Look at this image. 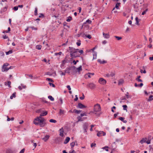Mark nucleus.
<instances>
[{
  "label": "nucleus",
  "instance_id": "1",
  "mask_svg": "<svg viewBox=\"0 0 153 153\" xmlns=\"http://www.w3.org/2000/svg\"><path fill=\"white\" fill-rule=\"evenodd\" d=\"M33 123L36 125H39L40 126L42 127H44L46 124L44 118L39 119L38 118H36L34 120Z\"/></svg>",
  "mask_w": 153,
  "mask_h": 153
},
{
  "label": "nucleus",
  "instance_id": "2",
  "mask_svg": "<svg viewBox=\"0 0 153 153\" xmlns=\"http://www.w3.org/2000/svg\"><path fill=\"white\" fill-rule=\"evenodd\" d=\"M101 110V108L100 105L99 104H97L94 105V111H91V113H92L96 114L97 116H99L100 114L97 113V112H99Z\"/></svg>",
  "mask_w": 153,
  "mask_h": 153
},
{
  "label": "nucleus",
  "instance_id": "3",
  "mask_svg": "<svg viewBox=\"0 0 153 153\" xmlns=\"http://www.w3.org/2000/svg\"><path fill=\"white\" fill-rule=\"evenodd\" d=\"M98 82L100 84L105 85L106 83V81L103 78H100L99 79Z\"/></svg>",
  "mask_w": 153,
  "mask_h": 153
},
{
  "label": "nucleus",
  "instance_id": "4",
  "mask_svg": "<svg viewBox=\"0 0 153 153\" xmlns=\"http://www.w3.org/2000/svg\"><path fill=\"white\" fill-rule=\"evenodd\" d=\"M69 50L70 53H71L73 54H75L77 53V51H76L75 49L73 48L72 47H69Z\"/></svg>",
  "mask_w": 153,
  "mask_h": 153
},
{
  "label": "nucleus",
  "instance_id": "5",
  "mask_svg": "<svg viewBox=\"0 0 153 153\" xmlns=\"http://www.w3.org/2000/svg\"><path fill=\"white\" fill-rule=\"evenodd\" d=\"M62 139L60 137H58L55 139V143H56L59 144L62 142Z\"/></svg>",
  "mask_w": 153,
  "mask_h": 153
},
{
  "label": "nucleus",
  "instance_id": "6",
  "mask_svg": "<svg viewBox=\"0 0 153 153\" xmlns=\"http://www.w3.org/2000/svg\"><path fill=\"white\" fill-rule=\"evenodd\" d=\"M87 87L91 89H94L95 88V85L93 83H91L87 85Z\"/></svg>",
  "mask_w": 153,
  "mask_h": 153
},
{
  "label": "nucleus",
  "instance_id": "7",
  "mask_svg": "<svg viewBox=\"0 0 153 153\" xmlns=\"http://www.w3.org/2000/svg\"><path fill=\"white\" fill-rule=\"evenodd\" d=\"M87 106L83 105L81 103H79L77 106L78 108H86Z\"/></svg>",
  "mask_w": 153,
  "mask_h": 153
},
{
  "label": "nucleus",
  "instance_id": "8",
  "mask_svg": "<svg viewBox=\"0 0 153 153\" xmlns=\"http://www.w3.org/2000/svg\"><path fill=\"white\" fill-rule=\"evenodd\" d=\"M88 125L87 123H84L83 126V128L84 130V132H87V129L88 128Z\"/></svg>",
  "mask_w": 153,
  "mask_h": 153
},
{
  "label": "nucleus",
  "instance_id": "9",
  "mask_svg": "<svg viewBox=\"0 0 153 153\" xmlns=\"http://www.w3.org/2000/svg\"><path fill=\"white\" fill-rule=\"evenodd\" d=\"M60 134L59 135L62 137H63L64 136V134L63 133L64 132V129L63 128H60L59 130Z\"/></svg>",
  "mask_w": 153,
  "mask_h": 153
},
{
  "label": "nucleus",
  "instance_id": "10",
  "mask_svg": "<svg viewBox=\"0 0 153 153\" xmlns=\"http://www.w3.org/2000/svg\"><path fill=\"white\" fill-rule=\"evenodd\" d=\"M68 56H67L65 57V59L62 61V63L63 64H65V63H68L70 62V60H69L67 59Z\"/></svg>",
  "mask_w": 153,
  "mask_h": 153
},
{
  "label": "nucleus",
  "instance_id": "11",
  "mask_svg": "<svg viewBox=\"0 0 153 153\" xmlns=\"http://www.w3.org/2000/svg\"><path fill=\"white\" fill-rule=\"evenodd\" d=\"M103 35L105 38L108 39L110 37V35L109 33H105L104 32L102 33Z\"/></svg>",
  "mask_w": 153,
  "mask_h": 153
},
{
  "label": "nucleus",
  "instance_id": "12",
  "mask_svg": "<svg viewBox=\"0 0 153 153\" xmlns=\"http://www.w3.org/2000/svg\"><path fill=\"white\" fill-rule=\"evenodd\" d=\"M97 62L101 64H104L107 63L106 61L104 60H103L102 61L100 59H98Z\"/></svg>",
  "mask_w": 153,
  "mask_h": 153
},
{
  "label": "nucleus",
  "instance_id": "13",
  "mask_svg": "<svg viewBox=\"0 0 153 153\" xmlns=\"http://www.w3.org/2000/svg\"><path fill=\"white\" fill-rule=\"evenodd\" d=\"M70 138L69 137H66L65 141H64V143L66 144L67 143L70 141Z\"/></svg>",
  "mask_w": 153,
  "mask_h": 153
},
{
  "label": "nucleus",
  "instance_id": "14",
  "mask_svg": "<svg viewBox=\"0 0 153 153\" xmlns=\"http://www.w3.org/2000/svg\"><path fill=\"white\" fill-rule=\"evenodd\" d=\"M70 56L71 57H74V58H76L78 57H79V55H76L75 54L72 53H70Z\"/></svg>",
  "mask_w": 153,
  "mask_h": 153
},
{
  "label": "nucleus",
  "instance_id": "15",
  "mask_svg": "<svg viewBox=\"0 0 153 153\" xmlns=\"http://www.w3.org/2000/svg\"><path fill=\"white\" fill-rule=\"evenodd\" d=\"M50 136L48 135H46L44 137L42 138V140H44L45 141H46L49 138Z\"/></svg>",
  "mask_w": 153,
  "mask_h": 153
},
{
  "label": "nucleus",
  "instance_id": "16",
  "mask_svg": "<svg viewBox=\"0 0 153 153\" xmlns=\"http://www.w3.org/2000/svg\"><path fill=\"white\" fill-rule=\"evenodd\" d=\"M91 73H88L87 74H85V78H91Z\"/></svg>",
  "mask_w": 153,
  "mask_h": 153
},
{
  "label": "nucleus",
  "instance_id": "17",
  "mask_svg": "<svg viewBox=\"0 0 153 153\" xmlns=\"http://www.w3.org/2000/svg\"><path fill=\"white\" fill-rule=\"evenodd\" d=\"M147 140V138H143L140 140V142L141 144H142L143 143H146Z\"/></svg>",
  "mask_w": 153,
  "mask_h": 153
},
{
  "label": "nucleus",
  "instance_id": "18",
  "mask_svg": "<svg viewBox=\"0 0 153 153\" xmlns=\"http://www.w3.org/2000/svg\"><path fill=\"white\" fill-rule=\"evenodd\" d=\"M44 111L43 113H42L40 114L41 116H44L47 114L48 112L47 111Z\"/></svg>",
  "mask_w": 153,
  "mask_h": 153
},
{
  "label": "nucleus",
  "instance_id": "19",
  "mask_svg": "<svg viewBox=\"0 0 153 153\" xmlns=\"http://www.w3.org/2000/svg\"><path fill=\"white\" fill-rule=\"evenodd\" d=\"M67 69H68L69 71L71 70L72 69L73 70H75L76 68V67L74 66H71V67H67Z\"/></svg>",
  "mask_w": 153,
  "mask_h": 153
},
{
  "label": "nucleus",
  "instance_id": "20",
  "mask_svg": "<svg viewBox=\"0 0 153 153\" xmlns=\"http://www.w3.org/2000/svg\"><path fill=\"white\" fill-rule=\"evenodd\" d=\"M81 111H82L81 110H76V109H74V110L73 112H74V113H76V114H79L80 112H81Z\"/></svg>",
  "mask_w": 153,
  "mask_h": 153
},
{
  "label": "nucleus",
  "instance_id": "21",
  "mask_svg": "<svg viewBox=\"0 0 153 153\" xmlns=\"http://www.w3.org/2000/svg\"><path fill=\"white\" fill-rule=\"evenodd\" d=\"M124 82V80L123 79H120L119 80L118 84L120 85L122 84Z\"/></svg>",
  "mask_w": 153,
  "mask_h": 153
},
{
  "label": "nucleus",
  "instance_id": "22",
  "mask_svg": "<svg viewBox=\"0 0 153 153\" xmlns=\"http://www.w3.org/2000/svg\"><path fill=\"white\" fill-rule=\"evenodd\" d=\"M143 85V83H140V84L138 85L137 83H135L134 84V86L136 87L139 86L140 87H142Z\"/></svg>",
  "mask_w": 153,
  "mask_h": 153
},
{
  "label": "nucleus",
  "instance_id": "23",
  "mask_svg": "<svg viewBox=\"0 0 153 153\" xmlns=\"http://www.w3.org/2000/svg\"><path fill=\"white\" fill-rule=\"evenodd\" d=\"M16 92H14L13 93L12 95L10 96V98L11 99H12L13 98V97L15 98L16 97Z\"/></svg>",
  "mask_w": 153,
  "mask_h": 153
},
{
  "label": "nucleus",
  "instance_id": "24",
  "mask_svg": "<svg viewBox=\"0 0 153 153\" xmlns=\"http://www.w3.org/2000/svg\"><path fill=\"white\" fill-rule=\"evenodd\" d=\"M135 21H136V23L135 24L136 25H139V19H138V18L137 17H136L135 18Z\"/></svg>",
  "mask_w": 153,
  "mask_h": 153
},
{
  "label": "nucleus",
  "instance_id": "25",
  "mask_svg": "<svg viewBox=\"0 0 153 153\" xmlns=\"http://www.w3.org/2000/svg\"><path fill=\"white\" fill-rule=\"evenodd\" d=\"M9 70L8 68H7L6 66H5L4 68H3V67H2V71H7Z\"/></svg>",
  "mask_w": 153,
  "mask_h": 153
},
{
  "label": "nucleus",
  "instance_id": "26",
  "mask_svg": "<svg viewBox=\"0 0 153 153\" xmlns=\"http://www.w3.org/2000/svg\"><path fill=\"white\" fill-rule=\"evenodd\" d=\"M120 2H117L116 4L115 7L117 9H119V6L120 5Z\"/></svg>",
  "mask_w": 153,
  "mask_h": 153
},
{
  "label": "nucleus",
  "instance_id": "27",
  "mask_svg": "<svg viewBox=\"0 0 153 153\" xmlns=\"http://www.w3.org/2000/svg\"><path fill=\"white\" fill-rule=\"evenodd\" d=\"M11 84V82L10 81L7 82V84L6 82H5V85H8V87L9 88H11V86H10Z\"/></svg>",
  "mask_w": 153,
  "mask_h": 153
},
{
  "label": "nucleus",
  "instance_id": "28",
  "mask_svg": "<svg viewBox=\"0 0 153 153\" xmlns=\"http://www.w3.org/2000/svg\"><path fill=\"white\" fill-rule=\"evenodd\" d=\"M153 97V96L152 95H151L149 97V98L148 99L147 101H150L152 100H153V98L152 99H151Z\"/></svg>",
  "mask_w": 153,
  "mask_h": 153
},
{
  "label": "nucleus",
  "instance_id": "29",
  "mask_svg": "<svg viewBox=\"0 0 153 153\" xmlns=\"http://www.w3.org/2000/svg\"><path fill=\"white\" fill-rule=\"evenodd\" d=\"M72 19V17L69 16L67 18V19H66V21L68 22H70Z\"/></svg>",
  "mask_w": 153,
  "mask_h": 153
},
{
  "label": "nucleus",
  "instance_id": "30",
  "mask_svg": "<svg viewBox=\"0 0 153 153\" xmlns=\"http://www.w3.org/2000/svg\"><path fill=\"white\" fill-rule=\"evenodd\" d=\"M93 59L96 58L97 53L96 52H93Z\"/></svg>",
  "mask_w": 153,
  "mask_h": 153
},
{
  "label": "nucleus",
  "instance_id": "31",
  "mask_svg": "<svg viewBox=\"0 0 153 153\" xmlns=\"http://www.w3.org/2000/svg\"><path fill=\"white\" fill-rule=\"evenodd\" d=\"M42 48V46L40 45H37L36 46V49L38 50H40Z\"/></svg>",
  "mask_w": 153,
  "mask_h": 153
},
{
  "label": "nucleus",
  "instance_id": "32",
  "mask_svg": "<svg viewBox=\"0 0 153 153\" xmlns=\"http://www.w3.org/2000/svg\"><path fill=\"white\" fill-rule=\"evenodd\" d=\"M76 69L77 70L78 72H80V71L82 70V66H80L78 68H77Z\"/></svg>",
  "mask_w": 153,
  "mask_h": 153
},
{
  "label": "nucleus",
  "instance_id": "33",
  "mask_svg": "<svg viewBox=\"0 0 153 153\" xmlns=\"http://www.w3.org/2000/svg\"><path fill=\"white\" fill-rule=\"evenodd\" d=\"M65 111L64 110H62V109H60L59 110V114L60 115H61L62 114H64L65 113Z\"/></svg>",
  "mask_w": 153,
  "mask_h": 153
},
{
  "label": "nucleus",
  "instance_id": "34",
  "mask_svg": "<svg viewBox=\"0 0 153 153\" xmlns=\"http://www.w3.org/2000/svg\"><path fill=\"white\" fill-rule=\"evenodd\" d=\"M48 98L52 101H53L54 100V98L51 96H49Z\"/></svg>",
  "mask_w": 153,
  "mask_h": 153
},
{
  "label": "nucleus",
  "instance_id": "35",
  "mask_svg": "<svg viewBox=\"0 0 153 153\" xmlns=\"http://www.w3.org/2000/svg\"><path fill=\"white\" fill-rule=\"evenodd\" d=\"M75 145V143L74 142H73L70 143V145L71 147V148L73 149V147Z\"/></svg>",
  "mask_w": 153,
  "mask_h": 153
},
{
  "label": "nucleus",
  "instance_id": "36",
  "mask_svg": "<svg viewBox=\"0 0 153 153\" xmlns=\"http://www.w3.org/2000/svg\"><path fill=\"white\" fill-rule=\"evenodd\" d=\"M102 131H100L98 132L97 133V135L99 137H100L102 136L101 134H102V133L101 132Z\"/></svg>",
  "mask_w": 153,
  "mask_h": 153
},
{
  "label": "nucleus",
  "instance_id": "37",
  "mask_svg": "<svg viewBox=\"0 0 153 153\" xmlns=\"http://www.w3.org/2000/svg\"><path fill=\"white\" fill-rule=\"evenodd\" d=\"M110 76L111 77H113L115 75V72L114 71L111 72L109 74Z\"/></svg>",
  "mask_w": 153,
  "mask_h": 153
},
{
  "label": "nucleus",
  "instance_id": "38",
  "mask_svg": "<svg viewBox=\"0 0 153 153\" xmlns=\"http://www.w3.org/2000/svg\"><path fill=\"white\" fill-rule=\"evenodd\" d=\"M37 7H36L35 8V10L34 11V15L35 16H37Z\"/></svg>",
  "mask_w": 153,
  "mask_h": 153
},
{
  "label": "nucleus",
  "instance_id": "39",
  "mask_svg": "<svg viewBox=\"0 0 153 153\" xmlns=\"http://www.w3.org/2000/svg\"><path fill=\"white\" fill-rule=\"evenodd\" d=\"M7 7H4L3 9H1V12H4L6 11L7 10Z\"/></svg>",
  "mask_w": 153,
  "mask_h": 153
},
{
  "label": "nucleus",
  "instance_id": "40",
  "mask_svg": "<svg viewBox=\"0 0 153 153\" xmlns=\"http://www.w3.org/2000/svg\"><path fill=\"white\" fill-rule=\"evenodd\" d=\"M13 52V51L12 50H10L9 51L7 52H6V55H7L9 54H11Z\"/></svg>",
  "mask_w": 153,
  "mask_h": 153
},
{
  "label": "nucleus",
  "instance_id": "41",
  "mask_svg": "<svg viewBox=\"0 0 153 153\" xmlns=\"http://www.w3.org/2000/svg\"><path fill=\"white\" fill-rule=\"evenodd\" d=\"M108 146H105L103 148H102V149H105V150L106 151H108Z\"/></svg>",
  "mask_w": 153,
  "mask_h": 153
},
{
  "label": "nucleus",
  "instance_id": "42",
  "mask_svg": "<svg viewBox=\"0 0 153 153\" xmlns=\"http://www.w3.org/2000/svg\"><path fill=\"white\" fill-rule=\"evenodd\" d=\"M49 122L51 123H56V121L55 120L51 119L49 120Z\"/></svg>",
  "mask_w": 153,
  "mask_h": 153
},
{
  "label": "nucleus",
  "instance_id": "43",
  "mask_svg": "<svg viewBox=\"0 0 153 153\" xmlns=\"http://www.w3.org/2000/svg\"><path fill=\"white\" fill-rule=\"evenodd\" d=\"M114 37L115 38L118 40H119L122 39V38L121 37L118 36H115Z\"/></svg>",
  "mask_w": 153,
  "mask_h": 153
},
{
  "label": "nucleus",
  "instance_id": "44",
  "mask_svg": "<svg viewBox=\"0 0 153 153\" xmlns=\"http://www.w3.org/2000/svg\"><path fill=\"white\" fill-rule=\"evenodd\" d=\"M48 81L51 82H54V81L52 79L49 78H47L46 79Z\"/></svg>",
  "mask_w": 153,
  "mask_h": 153
},
{
  "label": "nucleus",
  "instance_id": "45",
  "mask_svg": "<svg viewBox=\"0 0 153 153\" xmlns=\"http://www.w3.org/2000/svg\"><path fill=\"white\" fill-rule=\"evenodd\" d=\"M123 109L124 110H127V106L126 105H123Z\"/></svg>",
  "mask_w": 153,
  "mask_h": 153
},
{
  "label": "nucleus",
  "instance_id": "46",
  "mask_svg": "<svg viewBox=\"0 0 153 153\" xmlns=\"http://www.w3.org/2000/svg\"><path fill=\"white\" fill-rule=\"evenodd\" d=\"M76 45L78 46H79L81 45V41L80 40H78V42H77Z\"/></svg>",
  "mask_w": 153,
  "mask_h": 153
},
{
  "label": "nucleus",
  "instance_id": "47",
  "mask_svg": "<svg viewBox=\"0 0 153 153\" xmlns=\"http://www.w3.org/2000/svg\"><path fill=\"white\" fill-rule=\"evenodd\" d=\"M9 65V64L7 63H4L3 66V68H4L5 66H7Z\"/></svg>",
  "mask_w": 153,
  "mask_h": 153
},
{
  "label": "nucleus",
  "instance_id": "48",
  "mask_svg": "<svg viewBox=\"0 0 153 153\" xmlns=\"http://www.w3.org/2000/svg\"><path fill=\"white\" fill-rule=\"evenodd\" d=\"M82 117H81V116H79L77 117V119L78 120V121H82Z\"/></svg>",
  "mask_w": 153,
  "mask_h": 153
},
{
  "label": "nucleus",
  "instance_id": "49",
  "mask_svg": "<svg viewBox=\"0 0 153 153\" xmlns=\"http://www.w3.org/2000/svg\"><path fill=\"white\" fill-rule=\"evenodd\" d=\"M18 6H15L13 8V9L14 11H17L18 10Z\"/></svg>",
  "mask_w": 153,
  "mask_h": 153
},
{
  "label": "nucleus",
  "instance_id": "50",
  "mask_svg": "<svg viewBox=\"0 0 153 153\" xmlns=\"http://www.w3.org/2000/svg\"><path fill=\"white\" fill-rule=\"evenodd\" d=\"M62 54V52L61 51L59 52V53H55V55L57 56V55H61Z\"/></svg>",
  "mask_w": 153,
  "mask_h": 153
},
{
  "label": "nucleus",
  "instance_id": "51",
  "mask_svg": "<svg viewBox=\"0 0 153 153\" xmlns=\"http://www.w3.org/2000/svg\"><path fill=\"white\" fill-rule=\"evenodd\" d=\"M128 92H127V94H126V97L127 98H131V96L130 95H129L128 94Z\"/></svg>",
  "mask_w": 153,
  "mask_h": 153
},
{
  "label": "nucleus",
  "instance_id": "52",
  "mask_svg": "<svg viewBox=\"0 0 153 153\" xmlns=\"http://www.w3.org/2000/svg\"><path fill=\"white\" fill-rule=\"evenodd\" d=\"M119 119L122 121H123V120L125 119V118L122 117H120L119 118Z\"/></svg>",
  "mask_w": 153,
  "mask_h": 153
},
{
  "label": "nucleus",
  "instance_id": "53",
  "mask_svg": "<svg viewBox=\"0 0 153 153\" xmlns=\"http://www.w3.org/2000/svg\"><path fill=\"white\" fill-rule=\"evenodd\" d=\"M44 16V15L43 14L41 13L40 15L39 16V17L40 18H43Z\"/></svg>",
  "mask_w": 153,
  "mask_h": 153
},
{
  "label": "nucleus",
  "instance_id": "54",
  "mask_svg": "<svg viewBox=\"0 0 153 153\" xmlns=\"http://www.w3.org/2000/svg\"><path fill=\"white\" fill-rule=\"evenodd\" d=\"M85 36H86L87 38H88L89 39H91V36L90 35H85Z\"/></svg>",
  "mask_w": 153,
  "mask_h": 153
},
{
  "label": "nucleus",
  "instance_id": "55",
  "mask_svg": "<svg viewBox=\"0 0 153 153\" xmlns=\"http://www.w3.org/2000/svg\"><path fill=\"white\" fill-rule=\"evenodd\" d=\"M49 84L51 86H52L53 87H55V85L53 83L51 82H49Z\"/></svg>",
  "mask_w": 153,
  "mask_h": 153
},
{
  "label": "nucleus",
  "instance_id": "56",
  "mask_svg": "<svg viewBox=\"0 0 153 153\" xmlns=\"http://www.w3.org/2000/svg\"><path fill=\"white\" fill-rule=\"evenodd\" d=\"M30 27L31 28L32 30H37V28L35 27H33V26Z\"/></svg>",
  "mask_w": 153,
  "mask_h": 153
},
{
  "label": "nucleus",
  "instance_id": "57",
  "mask_svg": "<svg viewBox=\"0 0 153 153\" xmlns=\"http://www.w3.org/2000/svg\"><path fill=\"white\" fill-rule=\"evenodd\" d=\"M65 73H67L68 74L70 73V71L68 69H67V68H66V69L65 70Z\"/></svg>",
  "mask_w": 153,
  "mask_h": 153
},
{
  "label": "nucleus",
  "instance_id": "58",
  "mask_svg": "<svg viewBox=\"0 0 153 153\" xmlns=\"http://www.w3.org/2000/svg\"><path fill=\"white\" fill-rule=\"evenodd\" d=\"M85 97L84 94H83L82 96V97H79V98L81 100H83L85 98Z\"/></svg>",
  "mask_w": 153,
  "mask_h": 153
},
{
  "label": "nucleus",
  "instance_id": "59",
  "mask_svg": "<svg viewBox=\"0 0 153 153\" xmlns=\"http://www.w3.org/2000/svg\"><path fill=\"white\" fill-rule=\"evenodd\" d=\"M147 11H148V9H146L145 11L143 12L142 13V15H144L146 13V12H147Z\"/></svg>",
  "mask_w": 153,
  "mask_h": 153
},
{
  "label": "nucleus",
  "instance_id": "60",
  "mask_svg": "<svg viewBox=\"0 0 153 153\" xmlns=\"http://www.w3.org/2000/svg\"><path fill=\"white\" fill-rule=\"evenodd\" d=\"M81 117H82L84 116H86V113H84L80 114Z\"/></svg>",
  "mask_w": 153,
  "mask_h": 153
},
{
  "label": "nucleus",
  "instance_id": "61",
  "mask_svg": "<svg viewBox=\"0 0 153 153\" xmlns=\"http://www.w3.org/2000/svg\"><path fill=\"white\" fill-rule=\"evenodd\" d=\"M96 143H92L91 144V147H92L93 146L95 147L96 146Z\"/></svg>",
  "mask_w": 153,
  "mask_h": 153
},
{
  "label": "nucleus",
  "instance_id": "62",
  "mask_svg": "<svg viewBox=\"0 0 153 153\" xmlns=\"http://www.w3.org/2000/svg\"><path fill=\"white\" fill-rule=\"evenodd\" d=\"M91 22H92L89 19H88L86 21V22H87V23H88V24H91Z\"/></svg>",
  "mask_w": 153,
  "mask_h": 153
},
{
  "label": "nucleus",
  "instance_id": "63",
  "mask_svg": "<svg viewBox=\"0 0 153 153\" xmlns=\"http://www.w3.org/2000/svg\"><path fill=\"white\" fill-rule=\"evenodd\" d=\"M146 143L147 144H149L150 143H151V139H148L147 141H146Z\"/></svg>",
  "mask_w": 153,
  "mask_h": 153
},
{
  "label": "nucleus",
  "instance_id": "64",
  "mask_svg": "<svg viewBox=\"0 0 153 153\" xmlns=\"http://www.w3.org/2000/svg\"><path fill=\"white\" fill-rule=\"evenodd\" d=\"M25 151V149H22L20 152L19 153H24Z\"/></svg>",
  "mask_w": 153,
  "mask_h": 153
}]
</instances>
